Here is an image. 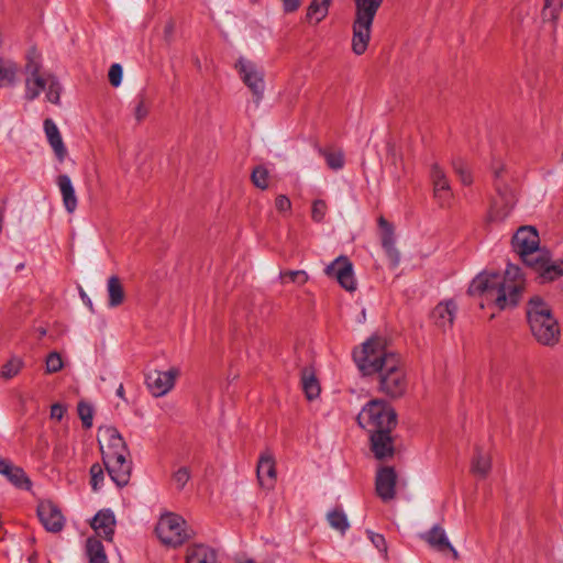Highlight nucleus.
Listing matches in <instances>:
<instances>
[{
    "instance_id": "f257e3e1",
    "label": "nucleus",
    "mask_w": 563,
    "mask_h": 563,
    "mask_svg": "<svg viewBox=\"0 0 563 563\" xmlns=\"http://www.w3.org/2000/svg\"><path fill=\"white\" fill-rule=\"evenodd\" d=\"M354 361L364 375H378V389L391 398L405 395L408 377L405 366L393 352L387 351L379 338L367 340L353 353Z\"/></svg>"
},
{
    "instance_id": "f03ea898",
    "label": "nucleus",
    "mask_w": 563,
    "mask_h": 563,
    "mask_svg": "<svg viewBox=\"0 0 563 563\" xmlns=\"http://www.w3.org/2000/svg\"><path fill=\"white\" fill-rule=\"evenodd\" d=\"M523 290L520 268L508 265L504 274L481 273L470 285L468 292L482 299L481 307L494 303L499 310L518 305Z\"/></svg>"
},
{
    "instance_id": "7ed1b4c3",
    "label": "nucleus",
    "mask_w": 563,
    "mask_h": 563,
    "mask_svg": "<svg viewBox=\"0 0 563 563\" xmlns=\"http://www.w3.org/2000/svg\"><path fill=\"white\" fill-rule=\"evenodd\" d=\"M527 320L538 343L554 346L559 343L561 330L551 307L541 298L532 297L527 305Z\"/></svg>"
},
{
    "instance_id": "20e7f679",
    "label": "nucleus",
    "mask_w": 563,
    "mask_h": 563,
    "mask_svg": "<svg viewBox=\"0 0 563 563\" xmlns=\"http://www.w3.org/2000/svg\"><path fill=\"white\" fill-rule=\"evenodd\" d=\"M354 18L352 22L351 48L355 55H363L372 38L374 19L384 0H353Z\"/></svg>"
},
{
    "instance_id": "39448f33",
    "label": "nucleus",
    "mask_w": 563,
    "mask_h": 563,
    "mask_svg": "<svg viewBox=\"0 0 563 563\" xmlns=\"http://www.w3.org/2000/svg\"><path fill=\"white\" fill-rule=\"evenodd\" d=\"M25 71V99L32 101L45 91L48 102L60 103L62 86L54 75L41 73L40 63L32 59L26 64Z\"/></svg>"
},
{
    "instance_id": "423d86ee",
    "label": "nucleus",
    "mask_w": 563,
    "mask_h": 563,
    "mask_svg": "<svg viewBox=\"0 0 563 563\" xmlns=\"http://www.w3.org/2000/svg\"><path fill=\"white\" fill-rule=\"evenodd\" d=\"M490 170L494 176L495 188L498 199L493 203L490 217L496 220L506 218L516 203L515 192L508 188L506 175L508 173L507 165L501 157L494 156L490 163Z\"/></svg>"
},
{
    "instance_id": "0eeeda50",
    "label": "nucleus",
    "mask_w": 563,
    "mask_h": 563,
    "mask_svg": "<svg viewBox=\"0 0 563 563\" xmlns=\"http://www.w3.org/2000/svg\"><path fill=\"white\" fill-rule=\"evenodd\" d=\"M357 422L368 432L393 430L397 424V415L385 400L373 399L357 415Z\"/></svg>"
},
{
    "instance_id": "6e6552de",
    "label": "nucleus",
    "mask_w": 563,
    "mask_h": 563,
    "mask_svg": "<svg viewBox=\"0 0 563 563\" xmlns=\"http://www.w3.org/2000/svg\"><path fill=\"white\" fill-rule=\"evenodd\" d=\"M539 235L532 227H521L512 238V247L529 266H537L542 252L539 249Z\"/></svg>"
},
{
    "instance_id": "1a4fd4ad",
    "label": "nucleus",
    "mask_w": 563,
    "mask_h": 563,
    "mask_svg": "<svg viewBox=\"0 0 563 563\" xmlns=\"http://www.w3.org/2000/svg\"><path fill=\"white\" fill-rule=\"evenodd\" d=\"M156 533L164 544L170 547L183 544L189 537L186 521L175 514H166L159 518Z\"/></svg>"
},
{
    "instance_id": "9d476101",
    "label": "nucleus",
    "mask_w": 563,
    "mask_h": 563,
    "mask_svg": "<svg viewBox=\"0 0 563 563\" xmlns=\"http://www.w3.org/2000/svg\"><path fill=\"white\" fill-rule=\"evenodd\" d=\"M235 68L242 81L252 91L256 101H261L265 91L264 70L254 62L240 57L235 63Z\"/></svg>"
},
{
    "instance_id": "9b49d317",
    "label": "nucleus",
    "mask_w": 563,
    "mask_h": 563,
    "mask_svg": "<svg viewBox=\"0 0 563 563\" xmlns=\"http://www.w3.org/2000/svg\"><path fill=\"white\" fill-rule=\"evenodd\" d=\"M98 443L103 459H109L118 454H129V449L113 427H102L98 430Z\"/></svg>"
},
{
    "instance_id": "f8f14e48",
    "label": "nucleus",
    "mask_w": 563,
    "mask_h": 563,
    "mask_svg": "<svg viewBox=\"0 0 563 563\" xmlns=\"http://www.w3.org/2000/svg\"><path fill=\"white\" fill-rule=\"evenodd\" d=\"M324 273L333 277L346 291L356 290V280L354 278L353 264L346 256H339L329 264Z\"/></svg>"
},
{
    "instance_id": "ddd939ff",
    "label": "nucleus",
    "mask_w": 563,
    "mask_h": 563,
    "mask_svg": "<svg viewBox=\"0 0 563 563\" xmlns=\"http://www.w3.org/2000/svg\"><path fill=\"white\" fill-rule=\"evenodd\" d=\"M179 371L172 367L168 371H152L146 375V385L154 397L165 396L175 385Z\"/></svg>"
},
{
    "instance_id": "4468645a",
    "label": "nucleus",
    "mask_w": 563,
    "mask_h": 563,
    "mask_svg": "<svg viewBox=\"0 0 563 563\" xmlns=\"http://www.w3.org/2000/svg\"><path fill=\"white\" fill-rule=\"evenodd\" d=\"M128 456L129 454H118L102 460L110 478L119 487L125 486L131 477L132 463Z\"/></svg>"
},
{
    "instance_id": "2eb2a0df",
    "label": "nucleus",
    "mask_w": 563,
    "mask_h": 563,
    "mask_svg": "<svg viewBox=\"0 0 563 563\" xmlns=\"http://www.w3.org/2000/svg\"><path fill=\"white\" fill-rule=\"evenodd\" d=\"M420 538L434 551L441 554L450 552L454 560H459V552L452 545L445 530L440 525H434L429 531L421 533Z\"/></svg>"
},
{
    "instance_id": "dca6fc26",
    "label": "nucleus",
    "mask_w": 563,
    "mask_h": 563,
    "mask_svg": "<svg viewBox=\"0 0 563 563\" xmlns=\"http://www.w3.org/2000/svg\"><path fill=\"white\" fill-rule=\"evenodd\" d=\"M397 474L394 467L384 466L377 471L375 478V489L378 497L387 503L396 496Z\"/></svg>"
},
{
    "instance_id": "f3484780",
    "label": "nucleus",
    "mask_w": 563,
    "mask_h": 563,
    "mask_svg": "<svg viewBox=\"0 0 563 563\" xmlns=\"http://www.w3.org/2000/svg\"><path fill=\"white\" fill-rule=\"evenodd\" d=\"M430 178L433 186V196L439 205L441 207L449 206L452 198L450 181L444 170L438 164L432 165Z\"/></svg>"
},
{
    "instance_id": "a211bd4d",
    "label": "nucleus",
    "mask_w": 563,
    "mask_h": 563,
    "mask_svg": "<svg viewBox=\"0 0 563 563\" xmlns=\"http://www.w3.org/2000/svg\"><path fill=\"white\" fill-rule=\"evenodd\" d=\"M37 516L44 528L49 532H59L64 528V516L52 501H41L37 506Z\"/></svg>"
},
{
    "instance_id": "6ab92c4d",
    "label": "nucleus",
    "mask_w": 563,
    "mask_h": 563,
    "mask_svg": "<svg viewBox=\"0 0 563 563\" xmlns=\"http://www.w3.org/2000/svg\"><path fill=\"white\" fill-rule=\"evenodd\" d=\"M456 312V303L453 300H444L434 307L431 319L439 329L446 331L452 328Z\"/></svg>"
},
{
    "instance_id": "aec40b11",
    "label": "nucleus",
    "mask_w": 563,
    "mask_h": 563,
    "mask_svg": "<svg viewBox=\"0 0 563 563\" xmlns=\"http://www.w3.org/2000/svg\"><path fill=\"white\" fill-rule=\"evenodd\" d=\"M378 225L382 230V245L385 253L391 266L397 267L400 262V254L395 246L394 228L384 217L378 219Z\"/></svg>"
},
{
    "instance_id": "412c9836",
    "label": "nucleus",
    "mask_w": 563,
    "mask_h": 563,
    "mask_svg": "<svg viewBox=\"0 0 563 563\" xmlns=\"http://www.w3.org/2000/svg\"><path fill=\"white\" fill-rule=\"evenodd\" d=\"M390 432L391 430H377L369 432L372 451L378 460L393 456L394 454V442Z\"/></svg>"
},
{
    "instance_id": "4be33fe9",
    "label": "nucleus",
    "mask_w": 563,
    "mask_h": 563,
    "mask_svg": "<svg viewBox=\"0 0 563 563\" xmlns=\"http://www.w3.org/2000/svg\"><path fill=\"white\" fill-rule=\"evenodd\" d=\"M115 517L112 510L102 509L98 511L91 521L92 529L98 536L107 541H111L114 534Z\"/></svg>"
},
{
    "instance_id": "5701e85b",
    "label": "nucleus",
    "mask_w": 563,
    "mask_h": 563,
    "mask_svg": "<svg viewBox=\"0 0 563 563\" xmlns=\"http://www.w3.org/2000/svg\"><path fill=\"white\" fill-rule=\"evenodd\" d=\"M43 126L47 142L51 145L56 158L59 162H64L67 156V148L64 144L59 129L52 119H45Z\"/></svg>"
},
{
    "instance_id": "b1692460",
    "label": "nucleus",
    "mask_w": 563,
    "mask_h": 563,
    "mask_svg": "<svg viewBox=\"0 0 563 563\" xmlns=\"http://www.w3.org/2000/svg\"><path fill=\"white\" fill-rule=\"evenodd\" d=\"M257 478L263 488L272 489L276 482L275 462L272 455L264 454L257 464Z\"/></svg>"
},
{
    "instance_id": "393cba45",
    "label": "nucleus",
    "mask_w": 563,
    "mask_h": 563,
    "mask_svg": "<svg viewBox=\"0 0 563 563\" xmlns=\"http://www.w3.org/2000/svg\"><path fill=\"white\" fill-rule=\"evenodd\" d=\"M186 563H220L214 549L206 544H192L186 550Z\"/></svg>"
},
{
    "instance_id": "a878e982",
    "label": "nucleus",
    "mask_w": 563,
    "mask_h": 563,
    "mask_svg": "<svg viewBox=\"0 0 563 563\" xmlns=\"http://www.w3.org/2000/svg\"><path fill=\"white\" fill-rule=\"evenodd\" d=\"M57 186L60 190L65 209L73 213L77 208L78 201L70 177L68 175H59L57 177Z\"/></svg>"
},
{
    "instance_id": "bb28decb",
    "label": "nucleus",
    "mask_w": 563,
    "mask_h": 563,
    "mask_svg": "<svg viewBox=\"0 0 563 563\" xmlns=\"http://www.w3.org/2000/svg\"><path fill=\"white\" fill-rule=\"evenodd\" d=\"M492 470V455L489 452L484 451L481 448H476L472 463H471V472L481 478H485L488 476Z\"/></svg>"
},
{
    "instance_id": "cd10ccee",
    "label": "nucleus",
    "mask_w": 563,
    "mask_h": 563,
    "mask_svg": "<svg viewBox=\"0 0 563 563\" xmlns=\"http://www.w3.org/2000/svg\"><path fill=\"white\" fill-rule=\"evenodd\" d=\"M545 255V253L540 255L539 264L531 267L540 272V276L544 280H553L563 276V261L550 263Z\"/></svg>"
},
{
    "instance_id": "c85d7f7f",
    "label": "nucleus",
    "mask_w": 563,
    "mask_h": 563,
    "mask_svg": "<svg viewBox=\"0 0 563 563\" xmlns=\"http://www.w3.org/2000/svg\"><path fill=\"white\" fill-rule=\"evenodd\" d=\"M107 291H108V306L110 308H115L123 303L125 299V292L123 285L118 276H110L107 282Z\"/></svg>"
},
{
    "instance_id": "c756f323",
    "label": "nucleus",
    "mask_w": 563,
    "mask_h": 563,
    "mask_svg": "<svg viewBox=\"0 0 563 563\" xmlns=\"http://www.w3.org/2000/svg\"><path fill=\"white\" fill-rule=\"evenodd\" d=\"M301 384L306 397L313 400L320 395V385L311 368H303L301 372Z\"/></svg>"
},
{
    "instance_id": "7c9ffc66",
    "label": "nucleus",
    "mask_w": 563,
    "mask_h": 563,
    "mask_svg": "<svg viewBox=\"0 0 563 563\" xmlns=\"http://www.w3.org/2000/svg\"><path fill=\"white\" fill-rule=\"evenodd\" d=\"M86 554L89 563H109L104 548L97 538H88L86 541Z\"/></svg>"
},
{
    "instance_id": "2f4dec72",
    "label": "nucleus",
    "mask_w": 563,
    "mask_h": 563,
    "mask_svg": "<svg viewBox=\"0 0 563 563\" xmlns=\"http://www.w3.org/2000/svg\"><path fill=\"white\" fill-rule=\"evenodd\" d=\"M331 0H312L308 7L306 19L314 24L321 22L328 14Z\"/></svg>"
},
{
    "instance_id": "473e14b6",
    "label": "nucleus",
    "mask_w": 563,
    "mask_h": 563,
    "mask_svg": "<svg viewBox=\"0 0 563 563\" xmlns=\"http://www.w3.org/2000/svg\"><path fill=\"white\" fill-rule=\"evenodd\" d=\"M4 476L18 488L29 489L31 486V482L24 471L13 464L10 466L9 471H7Z\"/></svg>"
},
{
    "instance_id": "72a5a7b5",
    "label": "nucleus",
    "mask_w": 563,
    "mask_h": 563,
    "mask_svg": "<svg viewBox=\"0 0 563 563\" xmlns=\"http://www.w3.org/2000/svg\"><path fill=\"white\" fill-rule=\"evenodd\" d=\"M24 367V362L19 356H12L5 364L2 365L0 377L8 380L15 377Z\"/></svg>"
},
{
    "instance_id": "f704fd0d",
    "label": "nucleus",
    "mask_w": 563,
    "mask_h": 563,
    "mask_svg": "<svg viewBox=\"0 0 563 563\" xmlns=\"http://www.w3.org/2000/svg\"><path fill=\"white\" fill-rule=\"evenodd\" d=\"M18 68L11 62L0 60V87L10 86L14 82Z\"/></svg>"
},
{
    "instance_id": "c9c22d12",
    "label": "nucleus",
    "mask_w": 563,
    "mask_h": 563,
    "mask_svg": "<svg viewBox=\"0 0 563 563\" xmlns=\"http://www.w3.org/2000/svg\"><path fill=\"white\" fill-rule=\"evenodd\" d=\"M328 521L333 529L339 530L341 533H344L350 528L346 515L339 509L328 514Z\"/></svg>"
},
{
    "instance_id": "e433bc0d",
    "label": "nucleus",
    "mask_w": 563,
    "mask_h": 563,
    "mask_svg": "<svg viewBox=\"0 0 563 563\" xmlns=\"http://www.w3.org/2000/svg\"><path fill=\"white\" fill-rule=\"evenodd\" d=\"M279 279L282 284L285 283H294L296 285L302 286L305 285L309 276L305 271L298 269V271H280L279 273Z\"/></svg>"
},
{
    "instance_id": "4c0bfd02",
    "label": "nucleus",
    "mask_w": 563,
    "mask_h": 563,
    "mask_svg": "<svg viewBox=\"0 0 563 563\" xmlns=\"http://www.w3.org/2000/svg\"><path fill=\"white\" fill-rule=\"evenodd\" d=\"M452 166H453V169L455 170V173L457 174V176L460 177L463 185L472 184L473 178H472L471 172L468 169L467 164L463 159H461V158L454 159L452 162Z\"/></svg>"
},
{
    "instance_id": "58836bf2",
    "label": "nucleus",
    "mask_w": 563,
    "mask_h": 563,
    "mask_svg": "<svg viewBox=\"0 0 563 563\" xmlns=\"http://www.w3.org/2000/svg\"><path fill=\"white\" fill-rule=\"evenodd\" d=\"M268 170L264 166L255 167L251 175L252 183L260 189H266L268 187Z\"/></svg>"
},
{
    "instance_id": "ea45409f",
    "label": "nucleus",
    "mask_w": 563,
    "mask_h": 563,
    "mask_svg": "<svg viewBox=\"0 0 563 563\" xmlns=\"http://www.w3.org/2000/svg\"><path fill=\"white\" fill-rule=\"evenodd\" d=\"M322 154L327 161L328 166L331 169L339 170V169L343 168L344 155H343L342 151H335V152L324 151V152H322Z\"/></svg>"
},
{
    "instance_id": "a19ab883",
    "label": "nucleus",
    "mask_w": 563,
    "mask_h": 563,
    "mask_svg": "<svg viewBox=\"0 0 563 563\" xmlns=\"http://www.w3.org/2000/svg\"><path fill=\"white\" fill-rule=\"evenodd\" d=\"M190 477H191V473H190L189 467H187V466H180L178 470H176L173 473V476H172L174 485L179 490L184 489V487L186 486V484L188 483Z\"/></svg>"
},
{
    "instance_id": "79ce46f5",
    "label": "nucleus",
    "mask_w": 563,
    "mask_h": 563,
    "mask_svg": "<svg viewBox=\"0 0 563 563\" xmlns=\"http://www.w3.org/2000/svg\"><path fill=\"white\" fill-rule=\"evenodd\" d=\"M563 7V0H545L543 16L548 20H555Z\"/></svg>"
},
{
    "instance_id": "37998d69",
    "label": "nucleus",
    "mask_w": 563,
    "mask_h": 563,
    "mask_svg": "<svg viewBox=\"0 0 563 563\" xmlns=\"http://www.w3.org/2000/svg\"><path fill=\"white\" fill-rule=\"evenodd\" d=\"M78 416L86 429L91 428L93 419V408L84 401L78 404Z\"/></svg>"
},
{
    "instance_id": "c03bdc74",
    "label": "nucleus",
    "mask_w": 563,
    "mask_h": 563,
    "mask_svg": "<svg viewBox=\"0 0 563 563\" xmlns=\"http://www.w3.org/2000/svg\"><path fill=\"white\" fill-rule=\"evenodd\" d=\"M64 366L62 356L57 352H51L45 362L46 373L53 374L59 372Z\"/></svg>"
},
{
    "instance_id": "a18cd8bd",
    "label": "nucleus",
    "mask_w": 563,
    "mask_h": 563,
    "mask_svg": "<svg viewBox=\"0 0 563 563\" xmlns=\"http://www.w3.org/2000/svg\"><path fill=\"white\" fill-rule=\"evenodd\" d=\"M103 479H104V474H103L102 466L98 463L92 464L90 467V485L95 492L100 489V487L102 486Z\"/></svg>"
},
{
    "instance_id": "49530a36",
    "label": "nucleus",
    "mask_w": 563,
    "mask_h": 563,
    "mask_svg": "<svg viewBox=\"0 0 563 563\" xmlns=\"http://www.w3.org/2000/svg\"><path fill=\"white\" fill-rule=\"evenodd\" d=\"M150 111V103L141 96L134 101L133 115L136 121H142L146 118Z\"/></svg>"
},
{
    "instance_id": "de8ad7c7",
    "label": "nucleus",
    "mask_w": 563,
    "mask_h": 563,
    "mask_svg": "<svg viewBox=\"0 0 563 563\" xmlns=\"http://www.w3.org/2000/svg\"><path fill=\"white\" fill-rule=\"evenodd\" d=\"M328 211V206L323 200H316L312 203L311 218L314 222H322Z\"/></svg>"
},
{
    "instance_id": "09e8293b",
    "label": "nucleus",
    "mask_w": 563,
    "mask_h": 563,
    "mask_svg": "<svg viewBox=\"0 0 563 563\" xmlns=\"http://www.w3.org/2000/svg\"><path fill=\"white\" fill-rule=\"evenodd\" d=\"M122 74H123V70H122V67L120 64L111 65L109 73H108V77H109L110 84L113 87H119L121 85Z\"/></svg>"
},
{
    "instance_id": "8fccbe9b",
    "label": "nucleus",
    "mask_w": 563,
    "mask_h": 563,
    "mask_svg": "<svg viewBox=\"0 0 563 563\" xmlns=\"http://www.w3.org/2000/svg\"><path fill=\"white\" fill-rule=\"evenodd\" d=\"M368 536H369L372 543L375 545V548L386 555L387 554V544H386V540H385L384 536L379 534V533L372 532V531L368 532Z\"/></svg>"
},
{
    "instance_id": "3c124183",
    "label": "nucleus",
    "mask_w": 563,
    "mask_h": 563,
    "mask_svg": "<svg viewBox=\"0 0 563 563\" xmlns=\"http://www.w3.org/2000/svg\"><path fill=\"white\" fill-rule=\"evenodd\" d=\"M275 207L279 212H286L291 209V201L285 195H279L276 197Z\"/></svg>"
},
{
    "instance_id": "603ef678",
    "label": "nucleus",
    "mask_w": 563,
    "mask_h": 563,
    "mask_svg": "<svg viewBox=\"0 0 563 563\" xmlns=\"http://www.w3.org/2000/svg\"><path fill=\"white\" fill-rule=\"evenodd\" d=\"M65 411L66 409L63 405L54 404L51 407V418L59 421L64 417Z\"/></svg>"
},
{
    "instance_id": "864d4df0",
    "label": "nucleus",
    "mask_w": 563,
    "mask_h": 563,
    "mask_svg": "<svg viewBox=\"0 0 563 563\" xmlns=\"http://www.w3.org/2000/svg\"><path fill=\"white\" fill-rule=\"evenodd\" d=\"M285 12H294L300 5V0H282Z\"/></svg>"
},
{
    "instance_id": "5fc2aeb1",
    "label": "nucleus",
    "mask_w": 563,
    "mask_h": 563,
    "mask_svg": "<svg viewBox=\"0 0 563 563\" xmlns=\"http://www.w3.org/2000/svg\"><path fill=\"white\" fill-rule=\"evenodd\" d=\"M11 465L9 460L0 457V474L4 475Z\"/></svg>"
},
{
    "instance_id": "6e6d98bb",
    "label": "nucleus",
    "mask_w": 563,
    "mask_h": 563,
    "mask_svg": "<svg viewBox=\"0 0 563 563\" xmlns=\"http://www.w3.org/2000/svg\"><path fill=\"white\" fill-rule=\"evenodd\" d=\"M117 395L120 397V398H123L124 396V388H123V385L121 384L118 389H117Z\"/></svg>"
},
{
    "instance_id": "4d7b16f0",
    "label": "nucleus",
    "mask_w": 563,
    "mask_h": 563,
    "mask_svg": "<svg viewBox=\"0 0 563 563\" xmlns=\"http://www.w3.org/2000/svg\"><path fill=\"white\" fill-rule=\"evenodd\" d=\"M38 336L43 338L46 335V329L45 328H38L37 330Z\"/></svg>"
},
{
    "instance_id": "13d9d810",
    "label": "nucleus",
    "mask_w": 563,
    "mask_h": 563,
    "mask_svg": "<svg viewBox=\"0 0 563 563\" xmlns=\"http://www.w3.org/2000/svg\"><path fill=\"white\" fill-rule=\"evenodd\" d=\"M81 297H82L84 301L91 308L92 305H91L90 299L85 294H82Z\"/></svg>"
},
{
    "instance_id": "bf43d9fd",
    "label": "nucleus",
    "mask_w": 563,
    "mask_h": 563,
    "mask_svg": "<svg viewBox=\"0 0 563 563\" xmlns=\"http://www.w3.org/2000/svg\"><path fill=\"white\" fill-rule=\"evenodd\" d=\"M239 563H256V562L252 559H245V560H241Z\"/></svg>"
}]
</instances>
